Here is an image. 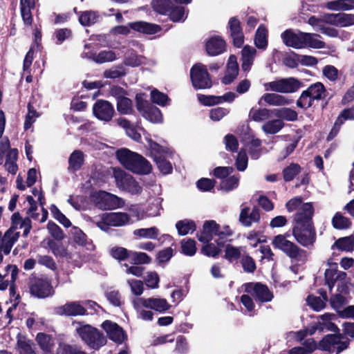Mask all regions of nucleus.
<instances>
[{"instance_id": "20", "label": "nucleus", "mask_w": 354, "mask_h": 354, "mask_svg": "<svg viewBox=\"0 0 354 354\" xmlns=\"http://www.w3.org/2000/svg\"><path fill=\"white\" fill-rule=\"evenodd\" d=\"M57 314L66 316H78L86 315V309L82 301H69L56 308Z\"/></svg>"}, {"instance_id": "39", "label": "nucleus", "mask_w": 354, "mask_h": 354, "mask_svg": "<svg viewBox=\"0 0 354 354\" xmlns=\"http://www.w3.org/2000/svg\"><path fill=\"white\" fill-rule=\"evenodd\" d=\"M245 253V247H236L230 244H227L225 248V259L228 261L232 262L238 260L241 254Z\"/></svg>"}, {"instance_id": "18", "label": "nucleus", "mask_w": 354, "mask_h": 354, "mask_svg": "<svg viewBox=\"0 0 354 354\" xmlns=\"http://www.w3.org/2000/svg\"><path fill=\"white\" fill-rule=\"evenodd\" d=\"M324 20L330 25L344 28L354 25V15L344 12L326 14L324 15Z\"/></svg>"}, {"instance_id": "54", "label": "nucleus", "mask_w": 354, "mask_h": 354, "mask_svg": "<svg viewBox=\"0 0 354 354\" xmlns=\"http://www.w3.org/2000/svg\"><path fill=\"white\" fill-rule=\"evenodd\" d=\"M181 252L189 257L194 256L196 252V241L191 239H184L180 242Z\"/></svg>"}, {"instance_id": "4", "label": "nucleus", "mask_w": 354, "mask_h": 354, "mask_svg": "<svg viewBox=\"0 0 354 354\" xmlns=\"http://www.w3.org/2000/svg\"><path fill=\"white\" fill-rule=\"evenodd\" d=\"M289 237L288 233L277 235L272 239V244L274 248L281 250L292 260L304 263L307 259L306 252L288 240Z\"/></svg>"}, {"instance_id": "24", "label": "nucleus", "mask_w": 354, "mask_h": 354, "mask_svg": "<svg viewBox=\"0 0 354 354\" xmlns=\"http://www.w3.org/2000/svg\"><path fill=\"white\" fill-rule=\"evenodd\" d=\"M260 220V212L259 208L254 207L252 210L249 207H244L241 209L239 221L243 225L250 227L253 223H257Z\"/></svg>"}, {"instance_id": "57", "label": "nucleus", "mask_w": 354, "mask_h": 354, "mask_svg": "<svg viewBox=\"0 0 354 354\" xmlns=\"http://www.w3.org/2000/svg\"><path fill=\"white\" fill-rule=\"evenodd\" d=\"M206 244L203 245L201 249V252L205 256L215 258L221 252V247L224 245H218L217 243L215 245L214 243L208 242L205 243Z\"/></svg>"}, {"instance_id": "29", "label": "nucleus", "mask_w": 354, "mask_h": 354, "mask_svg": "<svg viewBox=\"0 0 354 354\" xmlns=\"http://www.w3.org/2000/svg\"><path fill=\"white\" fill-rule=\"evenodd\" d=\"M263 101L269 105L276 106L288 105L291 103V100L283 95L277 93H266L263 95L259 100V104H261Z\"/></svg>"}, {"instance_id": "63", "label": "nucleus", "mask_w": 354, "mask_h": 354, "mask_svg": "<svg viewBox=\"0 0 354 354\" xmlns=\"http://www.w3.org/2000/svg\"><path fill=\"white\" fill-rule=\"evenodd\" d=\"M161 198H156L152 200L148 205L146 209V215L147 216H157L160 215V210L161 209Z\"/></svg>"}, {"instance_id": "28", "label": "nucleus", "mask_w": 354, "mask_h": 354, "mask_svg": "<svg viewBox=\"0 0 354 354\" xmlns=\"http://www.w3.org/2000/svg\"><path fill=\"white\" fill-rule=\"evenodd\" d=\"M238 73L239 66L236 57L235 55H231L227 64L226 73L222 80L223 83L225 84H230L236 79Z\"/></svg>"}, {"instance_id": "37", "label": "nucleus", "mask_w": 354, "mask_h": 354, "mask_svg": "<svg viewBox=\"0 0 354 354\" xmlns=\"http://www.w3.org/2000/svg\"><path fill=\"white\" fill-rule=\"evenodd\" d=\"M17 158L18 150L17 149H10L6 154L4 167L12 174H15L18 170V166L16 162Z\"/></svg>"}, {"instance_id": "41", "label": "nucleus", "mask_w": 354, "mask_h": 354, "mask_svg": "<svg viewBox=\"0 0 354 354\" xmlns=\"http://www.w3.org/2000/svg\"><path fill=\"white\" fill-rule=\"evenodd\" d=\"M123 63L125 66L138 67L145 63V58L138 55L133 50H129L124 55Z\"/></svg>"}, {"instance_id": "5", "label": "nucleus", "mask_w": 354, "mask_h": 354, "mask_svg": "<svg viewBox=\"0 0 354 354\" xmlns=\"http://www.w3.org/2000/svg\"><path fill=\"white\" fill-rule=\"evenodd\" d=\"M292 234L296 241L303 246L313 245L315 241V232L312 218H301L299 214L292 228Z\"/></svg>"}, {"instance_id": "51", "label": "nucleus", "mask_w": 354, "mask_h": 354, "mask_svg": "<svg viewBox=\"0 0 354 354\" xmlns=\"http://www.w3.org/2000/svg\"><path fill=\"white\" fill-rule=\"evenodd\" d=\"M167 15L174 22L184 21L187 18L185 8L179 6H174L173 4Z\"/></svg>"}, {"instance_id": "31", "label": "nucleus", "mask_w": 354, "mask_h": 354, "mask_svg": "<svg viewBox=\"0 0 354 354\" xmlns=\"http://www.w3.org/2000/svg\"><path fill=\"white\" fill-rule=\"evenodd\" d=\"M12 226L14 230L17 231L19 229L24 230L23 235L26 236L31 229V221L30 218H22L19 213H15L12 216Z\"/></svg>"}, {"instance_id": "10", "label": "nucleus", "mask_w": 354, "mask_h": 354, "mask_svg": "<svg viewBox=\"0 0 354 354\" xmlns=\"http://www.w3.org/2000/svg\"><path fill=\"white\" fill-rule=\"evenodd\" d=\"M136 106L142 115L153 123H161L162 115L160 110L142 98V94L136 95Z\"/></svg>"}, {"instance_id": "62", "label": "nucleus", "mask_w": 354, "mask_h": 354, "mask_svg": "<svg viewBox=\"0 0 354 354\" xmlns=\"http://www.w3.org/2000/svg\"><path fill=\"white\" fill-rule=\"evenodd\" d=\"M26 326L28 328L39 330L44 324V318L39 317L35 313H32L26 321Z\"/></svg>"}, {"instance_id": "7", "label": "nucleus", "mask_w": 354, "mask_h": 354, "mask_svg": "<svg viewBox=\"0 0 354 354\" xmlns=\"http://www.w3.org/2000/svg\"><path fill=\"white\" fill-rule=\"evenodd\" d=\"M95 222L100 229L108 232L110 227H122L130 223V216L125 212L104 213Z\"/></svg>"}, {"instance_id": "60", "label": "nucleus", "mask_w": 354, "mask_h": 354, "mask_svg": "<svg viewBox=\"0 0 354 354\" xmlns=\"http://www.w3.org/2000/svg\"><path fill=\"white\" fill-rule=\"evenodd\" d=\"M151 4L155 11L166 15L169 12L172 2L169 0H153Z\"/></svg>"}, {"instance_id": "32", "label": "nucleus", "mask_w": 354, "mask_h": 354, "mask_svg": "<svg viewBox=\"0 0 354 354\" xmlns=\"http://www.w3.org/2000/svg\"><path fill=\"white\" fill-rule=\"evenodd\" d=\"M147 308H150L159 313H164L171 307L165 299L162 298H144L142 300Z\"/></svg>"}, {"instance_id": "49", "label": "nucleus", "mask_w": 354, "mask_h": 354, "mask_svg": "<svg viewBox=\"0 0 354 354\" xmlns=\"http://www.w3.org/2000/svg\"><path fill=\"white\" fill-rule=\"evenodd\" d=\"M176 227L178 234L180 236L192 233L196 230L195 223L193 221L187 219L178 221L176 224Z\"/></svg>"}, {"instance_id": "52", "label": "nucleus", "mask_w": 354, "mask_h": 354, "mask_svg": "<svg viewBox=\"0 0 354 354\" xmlns=\"http://www.w3.org/2000/svg\"><path fill=\"white\" fill-rule=\"evenodd\" d=\"M330 303L332 308L340 315V313L343 311L344 306L348 303V300L344 295L335 294L331 296Z\"/></svg>"}, {"instance_id": "23", "label": "nucleus", "mask_w": 354, "mask_h": 354, "mask_svg": "<svg viewBox=\"0 0 354 354\" xmlns=\"http://www.w3.org/2000/svg\"><path fill=\"white\" fill-rule=\"evenodd\" d=\"M228 27L234 46L238 48L241 47L243 44L244 37L239 20L236 17L230 18Z\"/></svg>"}, {"instance_id": "40", "label": "nucleus", "mask_w": 354, "mask_h": 354, "mask_svg": "<svg viewBox=\"0 0 354 354\" xmlns=\"http://www.w3.org/2000/svg\"><path fill=\"white\" fill-rule=\"evenodd\" d=\"M100 19V15L97 11L86 10L79 16V21L84 26H90Z\"/></svg>"}, {"instance_id": "14", "label": "nucleus", "mask_w": 354, "mask_h": 354, "mask_svg": "<svg viewBox=\"0 0 354 354\" xmlns=\"http://www.w3.org/2000/svg\"><path fill=\"white\" fill-rule=\"evenodd\" d=\"M286 208L288 212L297 211L294 218L296 221L297 216L299 214L301 218H312L314 213L313 207L310 203H302L301 198H294L290 199L286 203Z\"/></svg>"}, {"instance_id": "1", "label": "nucleus", "mask_w": 354, "mask_h": 354, "mask_svg": "<svg viewBox=\"0 0 354 354\" xmlns=\"http://www.w3.org/2000/svg\"><path fill=\"white\" fill-rule=\"evenodd\" d=\"M232 234L229 226H221L214 221H207L203 224V230L197 236L202 243H208L214 240L218 245H224Z\"/></svg>"}, {"instance_id": "25", "label": "nucleus", "mask_w": 354, "mask_h": 354, "mask_svg": "<svg viewBox=\"0 0 354 354\" xmlns=\"http://www.w3.org/2000/svg\"><path fill=\"white\" fill-rule=\"evenodd\" d=\"M19 234L20 232L14 230L13 228L8 230L0 242V252H3L5 254H8L13 245L18 240Z\"/></svg>"}, {"instance_id": "16", "label": "nucleus", "mask_w": 354, "mask_h": 354, "mask_svg": "<svg viewBox=\"0 0 354 354\" xmlns=\"http://www.w3.org/2000/svg\"><path fill=\"white\" fill-rule=\"evenodd\" d=\"M95 198L96 203L100 208L113 209L122 206L124 204L122 198L106 192L96 193Z\"/></svg>"}, {"instance_id": "21", "label": "nucleus", "mask_w": 354, "mask_h": 354, "mask_svg": "<svg viewBox=\"0 0 354 354\" xmlns=\"http://www.w3.org/2000/svg\"><path fill=\"white\" fill-rule=\"evenodd\" d=\"M281 37L286 46L296 49L302 48L303 32L287 29L281 33Z\"/></svg>"}, {"instance_id": "64", "label": "nucleus", "mask_w": 354, "mask_h": 354, "mask_svg": "<svg viewBox=\"0 0 354 354\" xmlns=\"http://www.w3.org/2000/svg\"><path fill=\"white\" fill-rule=\"evenodd\" d=\"M57 354H86L79 347L66 344H59Z\"/></svg>"}, {"instance_id": "44", "label": "nucleus", "mask_w": 354, "mask_h": 354, "mask_svg": "<svg viewBox=\"0 0 354 354\" xmlns=\"http://www.w3.org/2000/svg\"><path fill=\"white\" fill-rule=\"evenodd\" d=\"M272 115L279 119L287 121H295L297 119V113L289 108L274 109L272 110Z\"/></svg>"}, {"instance_id": "22", "label": "nucleus", "mask_w": 354, "mask_h": 354, "mask_svg": "<svg viewBox=\"0 0 354 354\" xmlns=\"http://www.w3.org/2000/svg\"><path fill=\"white\" fill-rule=\"evenodd\" d=\"M138 154L126 148L118 149L116 151V157L118 161L124 167L129 171L137 170L138 168L133 165V162L137 160Z\"/></svg>"}, {"instance_id": "9", "label": "nucleus", "mask_w": 354, "mask_h": 354, "mask_svg": "<svg viewBox=\"0 0 354 354\" xmlns=\"http://www.w3.org/2000/svg\"><path fill=\"white\" fill-rule=\"evenodd\" d=\"M30 293L39 299H44L54 295L55 290L50 281L44 277H32L29 283Z\"/></svg>"}, {"instance_id": "30", "label": "nucleus", "mask_w": 354, "mask_h": 354, "mask_svg": "<svg viewBox=\"0 0 354 354\" xmlns=\"http://www.w3.org/2000/svg\"><path fill=\"white\" fill-rule=\"evenodd\" d=\"M129 26L137 32L147 35L156 34L161 30V28L157 24L142 21L129 23Z\"/></svg>"}, {"instance_id": "13", "label": "nucleus", "mask_w": 354, "mask_h": 354, "mask_svg": "<svg viewBox=\"0 0 354 354\" xmlns=\"http://www.w3.org/2000/svg\"><path fill=\"white\" fill-rule=\"evenodd\" d=\"M244 292L250 294L255 299L261 303L269 302L273 299V293L267 286L259 282L246 283L243 285Z\"/></svg>"}, {"instance_id": "6", "label": "nucleus", "mask_w": 354, "mask_h": 354, "mask_svg": "<svg viewBox=\"0 0 354 354\" xmlns=\"http://www.w3.org/2000/svg\"><path fill=\"white\" fill-rule=\"evenodd\" d=\"M327 95V91L322 83H314L301 93L297 101V105L302 109H308L313 106L315 101L324 100Z\"/></svg>"}, {"instance_id": "34", "label": "nucleus", "mask_w": 354, "mask_h": 354, "mask_svg": "<svg viewBox=\"0 0 354 354\" xmlns=\"http://www.w3.org/2000/svg\"><path fill=\"white\" fill-rule=\"evenodd\" d=\"M47 244L53 254L56 257H63L68 261L73 259V255L62 243L55 242L53 240L49 239L48 240Z\"/></svg>"}, {"instance_id": "17", "label": "nucleus", "mask_w": 354, "mask_h": 354, "mask_svg": "<svg viewBox=\"0 0 354 354\" xmlns=\"http://www.w3.org/2000/svg\"><path fill=\"white\" fill-rule=\"evenodd\" d=\"M94 115L99 120L109 122L115 113L112 104L106 100H97L93 106Z\"/></svg>"}, {"instance_id": "11", "label": "nucleus", "mask_w": 354, "mask_h": 354, "mask_svg": "<svg viewBox=\"0 0 354 354\" xmlns=\"http://www.w3.org/2000/svg\"><path fill=\"white\" fill-rule=\"evenodd\" d=\"M301 86V82L295 77L282 78L264 84L266 91L281 93L296 92Z\"/></svg>"}, {"instance_id": "56", "label": "nucleus", "mask_w": 354, "mask_h": 354, "mask_svg": "<svg viewBox=\"0 0 354 354\" xmlns=\"http://www.w3.org/2000/svg\"><path fill=\"white\" fill-rule=\"evenodd\" d=\"M239 176H230L221 180L220 187L221 189L229 192L236 189L239 185Z\"/></svg>"}, {"instance_id": "8", "label": "nucleus", "mask_w": 354, "mask_h": 354, "mask_svg": "<svg viewBox=\"0 0 354 354\" xmlns=\"http://www.w3.org/2000/svg\"><path fill=\"white\" fill-rule=\"evenodd\" d=\"M113 176L115 180L117 187L124 191L131 194H140L142 188L134 178L126 173L121 169H113Z\"/></svg>"}, {"instance_id": "42", "label": "nucleus", "mask_w": 354, "mask_h": 354, "mask_svg": "<svg viewBox=\"0 0 354 354\" xmlns=\"http://www.w3.org/2000/svg\"><path fill=\"white\" fill-rule=\"evenodd\" d=\"M261 141L258 138L252 137L250 142L245 145L251 158L257 160L265 152L263 149L261 147Z\"/></svg>"}, {"instance_id": "50", "label": "nucleus", "mask_w": 354, "mask_h": 354, "mask_svg": "<svg viewBox=\"0 0 354 354\" xmlns=\"http://www.w3.org/2000/svg\"><path fill=\"white\" fill-rule=\"evenodd\" d=\"M159 234V230L156 227L140 228L133 231L134 236L149 239H156Z\"/></svg>"}, {"instance_id": "45", "label": "nucleus", "mask_w": 354, "mask_h": 354, "mask_svg": "<svg viewBox=\"0 0 354 354\" xmlns=\"http://www.w3.org/2000/svg\"><path fill=\"white\" fill-rule=\"evenodd\" d=\"M136 161L133 165L137 167V170H131V171L138 174H148L151 172L152 167L151 163L145 159L143 156L138 154Z\"/></svg>"}, {"instance_id": "61", "label": "nucleus", "mask_w": 354, "mask_h": 354, "mask_svg": "<svg viewBox=\"0 0 354 354\" xmlns=\"http://www.w3.org/2000/svg\"><path fill=\"white\" fill-rule=\"evenodd\" d=\"M301 167L296 163H291L283 171V178L286 181H290L300 172Z\"/></svg>"}, {"instance_id": "55", "label": "nucleus", "mask_w": 354, "mask_h": 354, "mask_svg": "<svg viewBox=\"0 0 354 354\" xmlns=\"http://www.w3.org/2000/svg\"><path fill=\"white\" fill-rule=\"evenodd\" d=\"M117 109L122 114H131L133 111L131 100L125 97H118L117 102Z\"/></svg>"}, {"instance_id": "26", "label": "nucleus", "mask_w": 354, "mask_h": 354, "mask_svg": "<svg viewBox=\"0 0 354 354\" xmlns=\"http://www.w3.org/2000/svg\"><path fill=\"white\" fill-rule=\"evenodd\" d=\"M205 47L208 55L216 56L225 50V42L220 37L214 36L207 41Z\"/></svg>"}, {"instance_id": "35", "label": "nucleus", "mask_w": 354, "mask_h": 354, "mask_svg": "<svg viewBox=\"0 0 354 354\" xmlns=\"http://www.w3.org/2000/svg\"><path fill=\"white\" fill-rule=\"evenodd\" d=\"M320 36L317 34L308 33L303 32L302 48H323L325 47L324 41L320 40Z\"/></svg>"}, {"instance_id": "58", "label": "nucleus", "mask_w": 354, "mask_h": 354, "mask_svg": "<svg viewBox=\"0 0 354 354\" xmlns=\"http://www.w3.org/2000/svg\"><path fill=\"white\" fill-rule=\"evenodd\" d=\"M151 100L153 103L160 106H165L168 105L170 101L169 98L166 94L159 91L157 89H153L151 91Z\"/></svg>"}, {"instance_id": "12", "label": "nucleus", "mask_w": 354, "mask_h": 354, "mask_svg": "<svg viewBox=\"0 0 354 354\" xmlns=\"http://www.w3.org/2000/svg\"><path fill=\"white\" fill-rule=\"evenodd\" d=\"M190 77L192 85L196 89L209 88L212 85L207 69L202 64H196L192 66Z\"/></svg>"}, {"instance_id": "3", "label": "nucleus", "mask_w": 354, "mask_h": 354, "mask_svg": "<svg viewBox=\"0 0 354 354\" xmlns=\"http://www.w3.org/2000/svg\"><path fill=\"white\" fill-rule=\"evenodd\" d=\"M73 326L80 337L89 347L99 349L106 344V338L97 328L83 322H73Z\"/></svg>"}, {"instance_id": "27", "label": "nucleus", "mask_w": 354, "mask_h": 354, "mask_svg": "<svg viewBox=\"0 0 354 354\" xmlns=\"http://www.w3.org/2000/svg\"><path fill=\"white\" fill-rule=\"evenodd\" d=\"M257 54V50L250 46H245L241 50V68L245 72L250 71L255 56Z\"/></svg>"}, {"instance_id": "43", "label": "nucleus", "mask_w": 354, "mask_h": 354, "mask_svg": "<svg viewBox=\"0 0 354 354\" xmlns=\"http://www.w3.org/2000/svg\"><path fill=\"white\" fill-rule=\"evenodd\" d=\"M254 44L259 49L265 50L268 46V30L263 25H260L257 30Z\"/></svg>"}, {"instance_id": "2", "label": "nucleus", "mask_w": 354, "mask_h": 354, "mask_svg": "<svg viewBox=\"0 0 354 354\" xmlns=\"http://www.w3.org/2000/svg\"><path fill=\"white\" fill-rule=\"evenodd\" d=\"M147 148L160 171L165 175L171 173L173 167L167 158H173L172 150L166 146L160 145L151 139L147 140Z\"/></svg>"}, {"instance_id": "46", "label": "nucleus", "mask_w": 354, "mask_h": 354, "mask_svg": "<svg viewBox=\"0 0 354 354\" xmlns=\"http://www.w3.org/2000/svg\"><path fill=\"white\" fill-rule=\"evenodd\" d=\"M284 127V122L278 118L266 122L262 126L263 131L266 134H275Z\"/></svg>"}, {"instance_id": "36", "label": "nucleus", "mask_w": 354, "mask_h": 354, "mask_svg": "<svg viewBox=\"0 0 354 354\" xmlns=\"http://www.w3.org/2000/svg\"><path fill=\"white\" fill-rule=\"evenodd\" d=\"M84 161V155L83 152L80 150H75L68 158V171L72 172L78 171L82 167Z\"/></svg>"}, {"instance_id": "38", "label": "nucleus", "mask_w": 354, "mask_h": 354, "mask_svg": "<svg viewBox=\"0 0 354 354\" xmlns=\"http://www.w3.org/2000/svg\"><path fill=\"white\" fill-rule=\"evenodd\" d=\"M73 241L81 246H86L88 250H93L94 246L88 240L86 235L78 227H74L71 230Z\"/></svg>"}, {"instance_id": "48", "label": "nucleus", "mask_w": 354, "mask_h": 354, "mask_svg": "<svg viewBox=\"0 0 354 354\" xmlns=\"http://www.w3.org/2000/svg\"><path fill=\"white\" fill-rule=\"evenodd\" d=\"M272 109H254L250 111V118L255 122H262L268 120L272 114Z\"/></svg>"}, {"instance_id": "19", "label": "nucleus", "mask_w": 354, "mask_h": 354, "mask_svg": "<svg viewBox=\"0 0 354 354\" xmlns=\"http://www.w3.org/2000/svg\"><path fill=\"white\" fill-rule=\"evenodd\" d=\"M102 327L109 339L115 343L122 344L127 337L123 329L115 322L106 320L102 324Z\"/></svg>"}, {"instance_id": "47", "label": "nucleus", "mask_w": 354, "mask_h": 354, "mask_svg": "<svg viewBox=\"0 0 354 354\" xmlns=\"http://www.w3.org/2000/svg\"><path fill=\"white\" fill-rule=\"evenodd\" d=\"M36 341L41 349L44 352H50L54 345V341L52 337L43 333L37 334Z\"/></svg>"}, {"instance_id": "53", "label": "nucleus", "mask_w": 354, "mask_h": 354, "mask_svg": "<svg viewBox=\"0 0 354 354\" xmlns=\"http://www.w3.org/2000/svg\"><path fill=\"white\" fill-rule=\"evenodd\" d=\"M344 251L354 250V236H348L339 239L332 247Z\"/></svg>"}, {"instance_id": "15", "label": "nucleus", "mask_w": 354, "mask_h": 354, "mask_svg": "<svg viewBox=\"0 0 354 354\" xmlns=\"http://www.w3.org/2000/svg\"><path fill=\"white\" fill-rule=\"evenodd\" d=\"M347 346V342L341 341V338L336 335H328L319 342V350L336 354L346 349Z\"/></svg>"}, {"instance_id": "59", "label": "nucleus", "mask_w": 354, "mask_h": 354, "mask_svg": "<svg viewBox=\"0 0 354 354\" xmlns=\"http://www.w3.org/2000/svg\"><path fill=\"white\" fill-rule=\"evenodd\" d=\"M17 350L19 354H35L32 349V343L30 340L26 339L25 337H18L17 339Z\"/></svg>"}, {"instance_id": "33", "label": "nucleus", "mask_w": 354, "mask_h": 354, "mask_svg": "<svg viewBox=\"0 0 354 354\" xmlns=\"http://www.w3.org/2000/svg\"><path fill=\"white\" fill-rule=\"evenodd\" d=\"M142 300H143V297L135 298L132 301L133 308L136 311L137 317L144 321H152L153 313L150 310L145 309L147 308Z\"/></svg>"}]
</instances>
